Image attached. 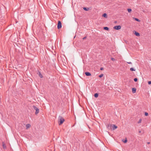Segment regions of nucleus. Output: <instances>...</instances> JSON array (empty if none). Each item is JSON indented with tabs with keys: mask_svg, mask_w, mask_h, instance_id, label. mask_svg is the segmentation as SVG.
I'll return each instance as SVG.
<instances>
[{
	"mask_svg": "<svg viewBox=\"0 0 151 151\" xmlns=\"http://www.w3.org/2000/svg\"><path fill=\"white\" fill-rule=\"evenodd\" d=\"M112 125H111V124H108L107 125V127H108V128H109V127H112Z\"/></svg>",
	"mask_w": 151,
	"mask_h": 151,
	"instance_id": "aec40b11",
	"label": "nucleus"
},
{
	"mask_svg": "<svg viewBox=\"0 0 151 151\" xmlns=\"http://www.w3.org/2000/svg\"><path fill=\"white\" fill-rule=\"evenodd\" d=\"M134 19L136 21H137V22H139L140 21V20H139V19H137V18H134Z\"/></svg>",
	"mask_w": 151,
	"mask_h": 151,
	"instance_id": "dca6fc26",
	"label": "nucleus"
},
{
	"mask_svg": "<svg viewBox=\"0 0 151 151\" xmlns=\"http://www.w3.org/2000/svg\"><path fill=\"white\" fill-rule=\"evenodd\" d=\"M143 12H145V11H144V10L143 11Z\"/></svg>",
	"mask_w": 151,
	"mask_h": 151,
	"instance_id": "2f4dec72",
	"label": "nucleus"
},
{
	"mask_svg": "<svg viewBox=\"0 0 151 151\" xmlns=\"http://www.w3.org/2000/svg\"><path fill=\"white\" fill-rule=\"evenodd\" d=\"M111 60H112V61H114L115 60V59L114 58H111Z\"/></svg>",
	"mask_w": 151,
	"mask_h": 151,
	"instance_id": "b1692460",
	"label": "nucleus"
},
{
	"mask_svg": "<svg viewBox=\"0 0 151 151\" xmlns=\"http://www.w3.org/2000/svg\"><path fill=\"white\" fill-rule=\"evenodd\" d=\"M113 130H114L117 128V127L115 124H112V127Z\"/></svg>",
	"mask_w": 151,
	"mask_h": 151,
	"instance_id": "39448f33",
	"label": "nucleus"
},
{
	"mask_svg": "<svg viewBox=\"0 0 151 151\" xmlns=\"http://www.w3.org/2000/svg\"><path fill=\"white\" fill-rule=\"evenodd\" d=\"M135 33H134V34L135 35H136L137 36H140V34L138 32H137L135 31H134Z\"/></svg>",
	"mask_w": 151,
	"mask_h": 151,
	"instance_id": "6e6552de",
	"label": "nucleus"
},
{
	"mask_svg": "<svg viewBox=\"0 0 151 151\" xmlns=\"http://www.w3.org/2000/svg\"><path fill=\"white\" fill-rule=\"evenodd\" d=\"M2 145H3V147L4 148H5L6 147V145H5V144L3 142V143H2Z\"/></svg>",
	"mask_w": 151,
	"mask_h": 151,
	"instance_id": "a211bd4d",
	"label": "nucleus"
},
{
	"mask_svg": "<svg viewBox=\"0 0 151 151\" xmlns=\"http://www.w3.org/2000/svg\"><path fill=\"white\" fill-rule=\"evenodd\" d=\"M145 116H147L148 115V114H145Z\"/></svg>",
	"mask_w": 151,
	"mask_h": 151,
	"instance_id": "c85d7f7f",
	"label": "nucleus"
},
{
	"mask_svg": "<svg viewBox=\"0 0 151 151\" xmlns=\"http://www.w3.org/2000/svg\"><path fill=\"white\" fill-rule=\"evenodd\" d=\"M102 17L107 18V15L106 13H104L102 14Z\"/></svg>",
	"mask_w": 151,
	"mask_h": 151,
	"instance_id": "9d476101",
	"label": "nucleus"
},
{
	"mask_svg": "<svg viewBox=\"0 0 151 151\" xmlns=\"http://www.w3.org/2000/svg\"><path fill=\"white\" fill-rule=\"evenodd\" d=\"M144 113L146 114V113H148L146 112H145Z\"/></svg>",
	"mask_w": 151,
	"mask_h": 151,
	"instance_id": "7c9ffc66",
	"label": "nucleus"
},
{
	"mask_svg": "<svg viewBox=\"0 0 151 151\" xmlns=\"http://www.w3.org/2000/svg\"><path fill=\"white\" fill-rule=\"evenodd\" d=\"M33 109L36 110V111L35 113H38L39 112V109L36 107L34 105L32 107Z\"/></svg>",
	"mask_w": 151,
	"mask_h": 151,
	"instance_id": "f03ea898",
	"label": "nucleus"
},
{
	"mask_svg": "<svg viewBox=\"0 0 151 151\" xmlns=\"http://www.w3.org/2000/svg\"><path fill=\"white\" fill-rule=\"evenodd\" d=\"M127 63L129 64H131L132 63L131 62H127Z\"/></svg>",
	"mask_w": 151,
	"mask_h": 151,
	"instance_id": "a878e982",
	"label": "nucleus"
},
{
	"mask_svg": "<svg viewBox=\"0 0 151 151\" xmlns=\"http://www.w3.org/2000/svg\"><path fill=\"white\" fill-rule=\"evenodd\" d=\"M147 144H150V142H147Z\"/></svg>",
	"mask_w": 151,
	"mask_h": 151,
	"instance_id": "c756f323",
	"label": "nucleus"
},
{
	"mask_svg": "<svg viewBox=\"0 0 151 151\" xmlns=\"http://www.w3.org/2000/svg\"><path fill=\"white\" fill-rule=\"evenodd\" d=\"M136 89L135 88H132V91L133 93H135L136 92Z\"/></svg>",
	"mask_w": 151,
	"mask_h": 151,
	"instance_id": "1a4fd4ad",
	"label": "nucleus"
},
{
	"mask_svg": "<svg viewBox=\"0 0 151 151\" xmlns=\"http://www.w3.org/2000/svg\"><path fill=\"white\" fill-rule=\"evenodd\" d=\"M122 141L123 142H124V143H127V138H125V140H124V139H123V140H122Z\"/></svg>",
	"mask_w": 151,
	"mask_h": 151,
	"instance_id": "ddd939ff",
	"label": "nucleus"
},
{
	"mask_svg": "<svg viewBox=\"0 0 151 151\" xmlns=\"http://www.w3.org/2000/svg\"><path fill=\"white\" fill-rule=\"evenodd\" d=\"M62 27V24L61 21H58V24L57 28L58 29H59L61 28Z\"/></svg>",
	"mask_w": 151,
	"mask_h": 151,
	"instance_id": "7ed1b4c3",
	"label": "nucleus"
},
{
	"mask_svg": "<svg viewBox=\"0 0 151 151\" xmlns=\"http://www.w3.org/2000/svg\"><path fill=\"white\" fill-rule=\"evenodd\" d=\"M104 29L106 30H109V28L106 27H104Z\"/></svg>",
	"mask_w": 151,
	"mask_h": 151,
	"instance_id": "2eb2a0df",
	"label": "nucleus"
},
{
	"mask_svg": "<svg viewBox=\"0 0 151 151\" xmlns=\"http://www.w3.org/2000/svg\"><path fill=\"white\" fill-rule=\"evenodd\" d=\"M127 10L128 12L130 13L132 11V9H128Z\"/></svg>",
	"mask_w": 151,
	"mask_h": 151,
	"instance_id": "6ab92c4d",
	"label": "nucleus"
},
{
	"mask_svg": "<svg viewBox=\"0 0 151 151\" xmlns=\"http://www.w3.org/2000/svg\"><path fill=\"white\" fill-rule=\"evenodd\" d=\"M134 80L135 82H137V81L138 79H137V78H135L134 79Z\"/></svg>",
	"mask_w": 151,
	"mask_h": 151,
	"instance_id": "5701e85b",
	"label": "nucleus"
},
{
	"mask_svg": "<svg viewBox=\"0 0 151 151\" xmlns=\"http://www.w3.org/2000/svg\"><path fill=\"white\" fill-rule=\"evenodd\" d=\"M121 28V26L120 25H117L114 27V29L116 30H119Z\"/></svg>",
	"mask_w": 151,
	"mask_h": 151,
	"instance_id": "20e7f679",
	"label": "nucleus"
},
{
	"mask_svg": "<svg viewBox=\"0 0 151 151\" xmlns=\"http://www.w3.org/2000/svg\"><path fill=\"white\" fill-rule=\"evenodd\" d=\"M130 70L131 71H135V70L134 69V68H131L130 69Z\"/></svg>",
	"mask_w": 151,
	"mask_h": 151,
	"instance_id": "f3484780",
	"label": "nucleus"
},
{
	"mask_svg": "<svg viewBox=\"0 0 151 151\" xmlns=\"http://www.w3.org/2000/svg\"><path fill=\"white\" fill-rule=\"evenodd\" d=\"M30 126H31V125L29 124H27L26 125V128L27 129L28 128H29L30 127Z\"/></svg>",
	"mask_w": 151,
	"mask_h": 151,
	"instance_id": "9b49d317",
	"label": "nucleus"
},
{
	"mask_svg": "<svg viewBox=\"0 0 151 151\" xmlns=\"http://www.w3.org/2000/svg\"><path fill=\"white\" fill-rule=\"evenodd\" d=\"M83 9L85 11H88L89 10V8L87 7H84L83 8Z\"/></svg>",
	"mask_w": 151,
	"mask_h": 151,
	"instance_id": "4468645a",
	"label": "nucleus"
},
{
	"mask_svg": "<svg viewBox=\"0 0 151 151\" xmlns=\"http://www.w3.org/2000/svg\"><path fill=\"white\" fill-rule=\"evenodd\" d=\"M100 69L101 70H103L104 69V68H103L102 67V68H100Z\"/></svg>",
	"mask_w": 151,
	"mask_h": 151,
	"instance_id": "bb28decb",
	"label": "nucleus"
},
{
	"mask_svg": "<svg viewBox=\"0 0 151 151\" xmlns=\"http://www.w3.org/2000/svg\"><path fill=\"white\" fill-rule=\"evenodd\" d=\"M86 38V37H85L83 38V40H85Z\"/></svg>",
	"mask_w": 151,
	"mask_h": 151,
	"instance_id": "cd10ccee",
	"label": "nucleus"
},
{
	"mask_svg": "<svg viewBox=\"0 0 151 151\" xmlns=\"http://www.w3.org/2000/svg\"><path fill=\"white\" fill-rule=\"evenodd\" d=\"M37 74L41 78H42L43 77V76L42 75V74L40 72H39V71H38V72L37 73Z\"/></svg>",
	"mask_w": 151,
	"mask_h": 151,
	"instance_id": "423d86ee",
	"label": "nucleus"
},
{
	"mask_svg": "<svg viewBox=\"0 0 151 151\" xmlns=\"http://www.w3.org/2000/svg\"><path fill=\"white\" fill-rule=\"evenodd\" d=\"M85 74L87 76H90L91 75V73L90 72H85Z\"/></svg>",
	"mask_w": 151,
	"mask_h": 151,
	"instance_id": "0eeeda50",
	"label": "nucleus"
},
{
	"mask_svg": "<svg viewBox=\"0 0 151 151\" xmlns=\"http://www.w3.org/2000/svg\"><path fill=\"white\" fill-rule=\"evenodd\" d=\"M103 76V74H101L99 76V77L100 78H101Z\"/></svg>",
	"mask_w": 151,
	"mask_h": 151,
	"instance_id": "4be33fe9",
	"label": "nucleus"
},
{
	"mask_svg": "<svg viewBox=\"0 0 151 151\" xmlns=\"http://www.w3.org/2000/svg\"><path fill=\"white\" fill-rule=\"evenodd\" d=\"M65 121L64 118L61 116H59L58 119V122L59 125L62 124Z\"/></svg>",
	"mask_w": 151,
	"mask_h": 151,
	"instance_id": "f257e3e1",
	"label": "nucleus"
},
{
	"mask_svg": "<svg viewBox=\"0 0 151 151\" xmlns=\"http://www.w3.org/2000/svg\"><path fill=\"white\" fill-rule=\"evenodd\" d=\"M94 96L95 98H97L98 97L99 94L97 93H95L94 94Z\"/></svg>",
	"mask_w": 151,
	"mask_h": 151,
	"instance_id": "f8f14e48",
	"label": "nucleus"
},
{
	"mask_svg": "<svg viewBox=\"0 0 151 151\" xmlns=\"http://www.w3.org/2000/svg\"><path fill=\"white\" fill-rule=\"evenodd\" d=\"M142 121V119H140L139 121L138 122V123H140L141 122V121Z\"/></svg>",
	"mask_w": 151,
	"mask_h": 151,
	"instance_id": "412c9836",
	"label": "nucleus"
},
{
	"mask_svg": "<svg viewBox=\"0 0 151 151\" xmlns=\"http://www.w3.org/2000/svg\"><path fill=\"white\" fill-rule=\"evenodd\" d=\"M148 84L149 85H150V84H151V81H149L148 82Z\"/></svg>",
	"mask_w": 151,
	"mask_h": 151,
	"instance_id": "393cba45",
	"label": "nucleus"
},
{
	"mask_svg": "<svg viewBox=\"0 0 151 151\" xmlns=\"http://www.w3.org/2000/svg\"><path fill=\"white\" fill-rule=\"evenodd\" d=\"M139 132H141V131H139Z\"/></svg>",
	"mask_w": 151,
	"mask_h": 151,
	"instance_id": "473e14b6",
	"label": "nucleus"
}]
</instances>
